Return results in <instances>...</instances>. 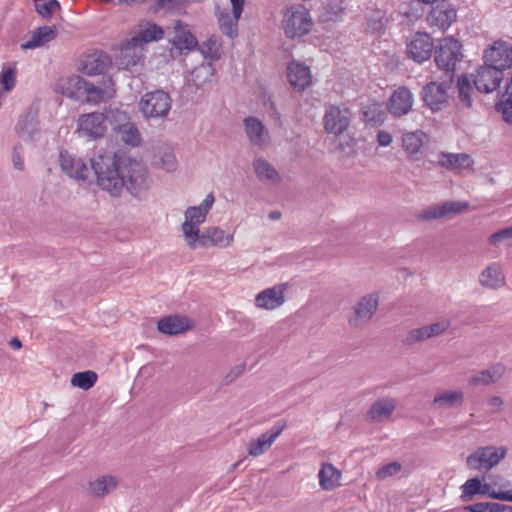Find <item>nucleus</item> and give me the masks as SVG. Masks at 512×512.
<instances>
[{"mask_svg":"<svg viewBox=\"0 0 512 512\" xmlns=\"http://www.w3.org/2000/svg\"><path fill=\"white\" fill-rule=\"evenodd\" d=\"M479 283L487 289H498L505 285V275L502 265L492 262L479 274Z\"/></svg>","mask_w":512,"mask_h":512,"instance_id":"nucleus-26","label":"nucleus"},{"mask_svg":"<svg viewBox=\"0 0 512 512\" xmlns=\"http://www.w3.org/2000/svg\"><path fill=\"white\" fill-rule=\"evenodd\" d=\"M157 166L166 172H174L177 169L178 162L174 151L171 148H165L158 154Z\"/></svg>","mask_w":512,"mask_h":512,"instance_id":"nucleus-43","label":"nucleus"},{"mask_svg":"<svg viewBox=\"0 0 512 512\" xmlns=\"http://www.w3.org/2000/svg\"><path fill=\"white\" fill-rule=\"evenodd\" d=\"M114 94V83L111 79H107L104 82V87L95 86L92 83L86 81L83 98L85 97L88 102L98 104L100 102L111 99Z\"/></svg>","mask_w":512,"mask_h":512,"instance_id":"nucleus-32","label":"nucleus"},{"mask_svg":"<svg viewBox=\"0 0 512 512\" xmlns=\"http://www.w3.org/2000/svg\"><path fill=\"white\" fill-rule=\"evenodd\" d=\"M426 141L427 135L422 130L404 132L401 136L402 149L411 160L418 159Z\"/></svg>","mask_w":512,"mask_h":512,"instance_id":"nucleus-23","label":"nucleus"},{"mask_svg":"<svg viewBox=\"0 0 512 512\" xmlns=\"http://www.w3.org/2000/svg\"><path fill=\"white\" fill-rule=\"evenodd\" d=\"M106 119L113 126L115 132L131 122L129 114L118 108L110 109L105 116V120Z\"/></svg>","mask_w":512,"mask_h":512,"instance_id":"nucleus-44","label":"nucleus"},{"mask_svg":"<svg viewBox=\"0 0 512 512\" xmlns=\"http://www.w3.org/2000/svg\"><path fill=\"white\" fill-rule=\"evenodd\" d=\"M442 204L444 207L445 216L452 213H460L468 208L467 202L448 201Z\"/></svg>","mask_w":512,"mask_h":512,"instance_id":"nucleus-58","label":"nucleus"},{"mask_svg":"<svg viewBox=\"0 0 512 512\" xmlns=\"http://www.w3.org/2000/svg\"><path fill=\"white\" fill-rule=\"evenodd\" d=\"M312 27V19L308 10L297 5L289 8L283 18V29L290 38L301 37L307 34Z\"/></svg>","mask_w":512,"mask_h":512,"instance_id":"nucleus-6","label":"nucleus"},{"mask_svg":"<svg viewBox=\"0 0 512 512\" xmlns=\"http://www.w3.org/2000/svg\"><path fill=\"white\" fill-rule=\"evenodd\" d=\"M497 111L502 113L503 119L512 123V96H507L496 105Z\"/></svg>","mask_w":512,"mask_h":512,"instance_id":"nucleus-54","label":"nucleus"},{"mask_svg":"<svg viewBox=\"0 0 512 512\" xmlns=\"http://www.w3.org/2000/svg\"><path fill=\"white\" fill-rule=\"evenodd\" d=\"M283 429V425L274 427L271 430L262 433L258 438L251 439L247 445L248 454L253 457L263 455L280 436Z\"/></svg>","mask_w":512,"mask_h":512,"instance_id":"nucleus-21","label":"nucleus"},{"mask_svg":"<svg viewBox=\"0 0 512 512\" xmlns=\"http://www.w3.org/2000/svg\"><path fill=\"white\" fill-rule=\"evenodd\" d=\"M462 56L461 43L451 36L443 38L436 47V65L448 75L449 81L453 79L456 64Z\"/></svg>","mask_w":512,"mask_h":512,"instance_id":"nucleus-5","label":"nucleus"},{"mask_svg":"<svg viewBox=\"0 0 512 512\" xmlns=\"http://www.w3.org/2000/svg\"><path fill=\"white\" fill-rule=\"evenodd\" d=\"M489 243L492 245H505L512 247V226L501 229L489 237Z\"/></svg>","mask_w":512,"mask_h":512,"instance_id":"nucleus-48","label":"nucleus"},{"mask_svg":"<svg viewBox=\"0 0 512 512\" xmlns=\"http://www.w3.org/2000/svg\"><path fill=\"white\" fill-rule=\"evenodd\" d=\"M172 108V98L163 90L145 93L139 101V111L145 119H165Z\"/></svg>","mask_w":512,"mask_h":512,"instance_id":"nucleus-4","label":"nucleus"},{"mask_svg":"<svg viewBox=\"0 0 512 512\" xmlns=\"http://www.w3.org/2000/svg\"><path fill=\"white\" fill-rule=\"evenodd\" d=\"M17 67L16 63H7L0 72V85L5 91L10 92L16 84Z\"/></svg>","mask_w":512,"mask_h":512,"instance_id":"nucleus-41","label":"nucleus"},{"mask_svg":"<svg viewBox=\"0 0 512 512\" xmlns=\"http://www.w3.org/2000/svg\"><path fill=\"white\" fill-rule=\"evenodd\" d=\"M253 170L260 182L277 184L281 176L276 168L263 157L255 158L252 162Z\"/></svg>","mask_w":512,"mask_h":512,"instance_id":"nucleus-33","label":"nucleus"},{"mask_svg":"<svg viewBox=\"0 0 512 512\" xmlns=\"http://www.w3.org/2000/svg\"><path fill=\"white\" fill-rule=\"evenodd\" d=\"M232 4V12L237 16H241L243 12L244 0H230Z\"/></svg>","mask_w":512,"mask_h":512,"instance_id":"nucleus-63","label":"nucleus"},{"mask_svg":"<svg viewBox=\"0 0 512 512\" xmlns=\"http://www.w3.org/2000/svg\"><path fill=\"white\" fill-rule=\"evenodd\" d=\"M456 16L454 6L447 0H440L432 5L427 21L430 26L445 31L456 20Z\"/></svg>","mask_w":512,"mask_h":512,"instance_id":"nucleus-12","label":"nucleus"},{"mask_svg":"<svg viewBox=\"0 0 512 512\" xmlns=\"http://www.w3.org/2000/svg\"><path fill=\"white\" fill-rule=\"evenodd\" d=\"M463 402L464 393L461 389L439 392L433 399V405L439 409L456 408L461 406Z\"/></svg>","mask_w":512,"mask_h":512,"instance_id":"nucleus-34","label":"nucleus"},{"mask_svg":"<svg viewBox=\"0 0 512 512\" xmlns=\"http://www.w3.org/2000/svg\"><path fill=\"white\" fill-rule=\"evenodd\" d=\"M376 139L380 147H388L393 142L392 135L385 130H379L377 132Z\"/></svg>","mask_w":512,"mask_h":512,"instance_id":"nucleus-59","label":"nucleus"},{"mask_svg":"<svg viewBox=\"0 0 512 512\" xmlns=\"http://www.w3.org/2000/svg\"><path fill=\"white\" fill-rule=\"evenodd\" d=\"M433 48L430 35L418 32L407 42V56L417 63H423L431 57Z\"/></svg>","mask_w":512,"mask_h":512,"instance_id":"nucleus-14","label":"nucleus"},{"mask_svg":"<svg viewBox=\"0 0 512 512\" xmlns=\"http://www.w3.org/2000/svg\"><path fill=\"white\" fill-rule=\"evenodd\" d=\"M497 508V502H480L464 507V509L469 512H497Z\"/></svg>","mask_w":512,"mask_h":512,"instance_id":"nucleus-56","label":"nucleus"},{"mask_svg":"<svg viewBox=\"0 0 512 512\" xmlns=\"http://www.w3.org/2000/svg\"><path fill=\"white\" fill-rule=\"evenodd\" d=\"M217 17L221 31L229 37H234L237 34V24L241 16L225 8L218 10Z\"/></svg>","mask_w":512,"mask_h":512,"instance_id":"nucleus-39","label":"nucleus"},{"mask_svg":"<svg viewBox=\"0 0 512 512\" xmlns=\"http://www.w3.org/2000/svg\"><path fill=\"white\" fill-rule=\"evenodd\" d=\"M12 162H13V167L16 170H19V171L24 170V168H25L24 158H23L21 152L19 151L18 146H15L13 149Z\"/></svg>","mask_w":512,"mask_h":512,"instance_id":"nucleus-60","label":"nucleus"},{"mask_svg":"<svg viewBox=\"0 0 512 512\" xmlns=\"http://www.w3.org/2000/svg\"><path fill=\"white\" fill-rule=\"evenodd\" d=\"M220 50L221 44L216 38H209L200 47L203 56L212 60H216L220 57Z\"/></svg>","mask_w":512,"mask_h":512,"instance_id":"nucleus-47","label":"nucleus"},{"mask_svg":"<svg viewBox=\"0 0 512 512\" xmlns=\"http://www.w3.org/2000/svg\"><path fill=\"white\" fill-rule=\"evenodd\" d=\"M234 241V234L227 233L218 226H209L197 237L195 250L198 248H228Z\"/></svg>","mask_w":512,"mask_h":512,"instance_id":"nucleus-13","label":"nucleus"},{"mask_svg":"<svg viewBox=\"0 0 512 512\" xmlns=\"http://www.w3.org/2000/svg\"><path fill=\"white\" fill-rule=\"evenodd\" d=\"M344 0H330L326 5L327 19L337 20L344 12Z\"/></svg>","mask_w":512,"mask_h":512,"instance_id":"nucleus-51","label":"nucleus"},{"mask_svg":"<svg viewBox=\"0 0 512 512\" xmlns=\"http://www.w3.org/2000/svg\"><path fill=\"white\" fill-rule=\"evenodd\" d=\"M489 482L488 484L492 485V489H495L496 491H510L511 489V482L504 479L502 476L499 475H490L488 477Z\"/></svg>","mask_w":512,"mask_h":512,"instance_id":"nucleus-57","label":"nucleus"},{"mask_svg":"<svg viewBox=\"0 0 512 512\" xmlns=\"http://www.w3.org/2000/svg\"><path fill=\"white\" fill-rule=\"evenodd\" d=\"M76 132L80 137L95 140L106 132L105 115L99 112L83 114L78 118Z\"/></svg>","mask_w":512,"mask_h":512,"instance_id":"nucleus-10","label":"nucleus"},{"mask_svg":"<svg viewBox=\"0 0 512 512\" xmlns=\"http://www.w3.org/2000/svg\"><path fill=\"white\" fill-rule=\"evenodd\" d=\"M368 27L374 31H381L386 23L385 13L382 10H375L373 13L368 16Z\"/></svg>","mask_w":512,"mask_h":512,"instance_id":"nucleus-50","label":"nucleus"},{"mask_svg":"<svg viewBox=\"0 0 512 512\" xmlns=\"http://www.w3.org/2000/svg\"><path fill=\"white\" fill-rule=\"evenodd\" d=\"M503 79V73L488 65L478 68L473 75V83L476 89L483 93L496 90Z\"/></svg>","mask_w":512,"mask_h":512,"instance_id":"nucleus-16","label":"nucleus"},{"mask_svg":"<svg viewBox=\"0 0 512 512\" xmlns=\"http://www.w3.org/2000/svg\"><path fill=\"white\" fill-rule=\"evenodd\" d=\"M413 103L412 92L406 87H398L390 96L387 109L394 117H401L411 111Z\"/></svg>","mask_w":512,"mask_h":512,"instance_id":"nucleus-17","label":"nucleus"},{"mask_svg":"<svg viewBox=\"0 0 512 512\" xmlns=\"http://www.w3.org/2000/svg\"><path fill=\"white\" fill-rule=\"evenodd\" d=\"M192 324L188 317L181 315H170L158 322V330L167 335H177L191 328Z\"/></svg>","mask_w":512,"mask_h":512,"instance_id":"nucleus-30","label":"nucleus"},{"mask_svg":"<svg viewBox=\"0 0 512 512\" xmlns=\"http://www.w3.org/2000/svg\"><path fill=\"white\" fill-rule=\"evenodd\" d=\"M97 374L94 371L87 370L75 373L71 378V385L83 390H88L94 386L97 381Z\"/></svg>","mask_w":512,"mask_h":512,"instance_id":"nucleus-42","label":"nucleus"},{"mask_svg":"<svg viewBox=\"0 0 512 512\" xmlns=\"http://www.w3.org/2000/svg\"><path fill=\"white\" fill-rule=\"evenodd\" d=\"M484 63L490 67L500 70L512 66V45L504 40H496L483 52Z\"/></svg>","mask_w":512,"mask_h":512,"instance_id":"nucleus-7","label":"nucleus"},{"mask_svg":"<svg viewBox=\"0 0 512 512\" xmlns=\"http://www.w3.org/2000/svg\"><path fill=\"white\" fill-rule=\"evenodd\" d=\"M214 202L213 193H209L199 205L190 206L184 212L181 230L186 245L192 250H195L196 239L201 234L200 226L206 221Z\"/></svg>","mask_w":512,"mask_h":512,"instance_id":"nucleus-3","label":"nucleus"},{"mask_svg":"<svg viewBox=\"0 0 512 512\" xmlns=\"http://www.w3.org/2000/svg\"><path fill=\"white\" fill-rule=\"evenodd\" d=\"M378 304V297L375 294L362 297L354 306L355 317L350 320V323L353 326H358L360 322L371 319L378 308Z\"/></svg>","mask_w":512,"mask_h":512,"instance_id":"nucleus-25","label":"nucleus"},{"mask_svg":"<svg viewBox=\"0 0 512 512\" xmlns=\"http://www.w3.org/2000/svg\"><path fill=\"white\" fill-rule=\"evenodd\" d=\"M214 73L215 69L211 63H203L190 73L189 81L196 88H205L207 84L211 83Z\"/></svg>","mask_w":512,"mask_h":512,"instance_id":"nucleus-37","label":"nucleus"},{"mask_svg":"<svg viewBox=\"0 0 512 512\" xmlns=\"http://www.w3.org/2000/svg\"><path fill=\"white\" fill-rule=\"evenodd\" d=\"M35 9L43 18H50L61 6L57 0H35Z\"/></svg>","mask_w":512,"mask_h":512,"instance_id":"nucleus-45","label":"nucleus"},{"mask_svg":"<svg viewBox=\"0 0 512 512\" xmlns=\"http://www.w3.org/2000/svg\"><path fill=\"white\" fill-rule=\"evenodd\" d=\"M395 408L396 401L393 398H381L372 404L367 417L372 422H386L390 419Z\"/></svg>","mask_w":512,"mask_h":512,"instance_id":"nucleus-31","label":"nucleus"},{"mask_svg":"<svg viewBox=\"0 0 512 512\" xmlns=\"http://www.w3.org/2000/svg\"><path fill=\"white\" fill-rule=\"evenodd\" d=\"M507 450L503 447L487 446L479 448L467 457V465L473 470H489L495 467L505 456Z\"/></svg>","mask_w":512,"mask_h":512,"instance_id":"nucleus-8","label":"nucleus"},{"mask_svg":"<svg viewBox=\"0 0 512 512\" xmlns=\"http://www.w3.org/2000/svg\"><path fill=\"white\" fill-rule=\"evenodd\" d=\"M451 322L448 319H442L438 322L427 325L430 338L442 335L450 327Z\"/></svg>","mask_w":512,"mask_h":512,"instance_id":"nucleus-55","label":"nucleus"},{"mask_svg":"<svg viewBox=\"0 0 512 512\" xmlns=\"http://www.w3.org/2000/svg\"><path fill=\"white\" fill-rule=\"evenodd\" d=\"M285 289L286 285L278 284L262 290L255 297L256 307L264 310H275L281 307L285 302Z\"/></svg>","mask_w":512,"mask_h":512,"instance_id":"nucleus-18","label":"nucleus"},{"mask_svg":"<svg viewBox=\"0 0 512 512\" xmlns=\"http://www.w3.org/2000/svg\"><path fill=\"white\" fill-rule=\"evenodd\" d=\"M457 88L460 100L466 106H471V93L473 91V87L469 78L467 76H461L457 81Z\"/></svg>","mask_w":512,"mask_h":512,"instance_id":"nucleus-46","label":"nucleus"},{"mask_svg":"<svg viewBox=\"0 0 512 512\" xmlns=\"http://www.w3.org/2000/svg\"><path fill=\"white\" fill-rule=\"evenodd\" d=\"M117 483V479L113 476H102L89 483L88 492L92 496L103 497L113 491Z\"/></svg>","mask_w":512,"mask_h":512,"instance_id":"nucleus-38","label":"nucleus"},{"mask_svg":"<svg viewBox=\"0 0 512 512\" xmlns=\"http://www.w3.org/2000/svg\"><path fill=\"white\" fill-rule=\"evenodd\" d=\"M186 0H158V5L161 8L179 9L185 6Z\"/></svg>","mask_w":512,"mask_h":512,"instance_id":"nucleus-61","label":"nucleus"},{"mask_svg":"<svg viewBox=\"0 0 512 512\" xmlns=\"http://www.w3.org/2000/svg\"><path fill=\"white\" fill-rule=\"evenodd\" d=\"M287 78L290 85L297 91H303L312 84L310 68L296 60L288 64Z\"/></svg>","mask_w":512,"mask_h":512,"instance_id":"nucleus-19","label":"nucleus"},{"mask_svg":"<svg viewBox=\"0 0 512 512\" xmlns=\"http://www.w3.org/2000/svg\"><path fill=\"white\" fill-rule=\"evenodd\" d=\"M243 126L245 135L253 146L264 149L270 144V133L260 119L254 116L246 117Z\"/></svg>","mask_w":512,"mask_h":512,"instance_id":"nucleus-15","label":"nucleus"},{"mask_svg":"<svg viewBox=\"0 0 512 512\" xmlns=\"http://www.w3.org/2000/svg\"><path fill=\"white\" fill-rule=\"evenodd\" d=\"M402 466L398 462H391L387 465L382 466L376 472V478L379 480H385L389 477L395 476L400 473Z\"/></svg>","mask_w":512,"mask_h":512,"instance_id":"nucleus-52","label":"nucleus"},{"mask_svg":"<svg viewBox=\"0 0 512 512\" xmlns=\"http://www.w3.org/2000/svg\"><path fill=\"white\" fill-rule=\"evenodd\" d=\"M350 117V111L346 107L329 105L323 118L324 129L330 134L340 135L350 125Z\"/></svg>","mask_w":512,"mask_h":512,"instance_id":"nucleus-11","label":"nucleus"},{"mask_svg":"<svg viewBox=\"0 0 512 512\" xmlns=\"http://www.w3.org/2000/svg\"><path fill=\"white\" fill-rule=\"evenodd\" d=\"M59 165L64 174L77 181L87 180L92 169L98 186L112 197H120L126 190L133 197L142 200L152 186L146 166L124 153H98L91 159L90 168L76 154L61 151Z\"/></svg>","mask_w":512,"mask_h":512,"instance_id":"nucleus-1","label":"nucleus"},{"mask_svg":"<svg viewBox=\"0 0 512 512\" xmlns=\"http://www.w3.org/2000/svg\"><path fill=\"white\" fill-rule=\"evenodd\" d=\"M422 98L427 107L438 111L447 102V85L445 83L430 82L423 87Z\"/></svg>","mask_w":512,"mask_h":512,"instance_id":"nucleus-20","label":"nucleus"},{"mask_svg":"<svg viewBox=\"0 0 512 512\" xmlns=\"http://www.w3.org/2000/svg\"><path fill=\"white\" fill-rule=\"evenodd\" d=\"M116 133L120 136L123 142L132 147H137L141 144V134L139 132V129L133 122L124 125Z\"/></svg>","mask_w":512,"mask_h":512,"instance_id":"nucleus-40","label":"nucleus"},{"mask_svg":"<svg viewBox=\"0 0 512 512\" xmlns=\"http://www.w3.org/2000/svg\"><path fill=\"white\" fill-rule=\"evenodd\" d=\"M110 65L111 59L107 54L94 52L83 59L81 70L89 76H94L105 73Z\"/></svg>","mask_w":512,"mask_h":512,"instance_id":"nucleus-29","label":"nucleus"},{"mask_svg":"<svg viewBox=\"0 0 512 512\" xmlns=\"http://www.w3.org/2000/svg\"><path fill=\"white\" fill-rule=\"evenodd\" d=\"M342 472L332 463L324 462L318 471L319 486L324 491H333L341 486Z\"/></svg>","mask_w":512,"mask_h":512,"instance_id":"nucleus-27","label":"nucleus"},{"mask_svg":"<svg viewBox=\"0 0 512 512\" xmlns=\"http://www.w3.org/2000/svg\"><path fill=\"white\" fill-rule=\"evenodd\" d=\"M56 36L55 30L49 26H43L34 31L31 38L25 43L21 44L24 50L35 49L41 47L53 40Z\"/></svg>","mask_w":512,"mask_h":512,"instance_id":"nucleus-35","label":"nucleus"},{"mask_svg":"<svg viewBox=\"0 0 512 512\" xmlns=\"http://www.w3.org/2000/svg\"><path fill=\"white\" fill-rule=\"evenodd\" d=\"M443 217H445L443 204L431 206L420 214V219L425 221L440 219Z\"/></svg>","mask_w":512,"mask_h":512,"instance_id":"nucleus-53","label":"nucleus"},{"mask_svg":"<svg viewBox=\"0 0 512 512\" xmlns=\"http://www.w3.org/2000/svg\"><path fill=\"white\" fill-rule=\"evenodd\" d=\"M503 373L504 367L501 365H495L482 370L481 372L471 377L469 383L471 385L487 386L497 382L503 376Z\"/></svg>","mask_w":512,"mask_h":512,"instance_id":"nucleus-36","label":"nucleus"},{"mask_svg":"<svg viewBox=\"0 0 512 512\" xmlns=\"http://www.w3.org/2000/svg\"><path fill=\"white\" fill-rule=\"evenodd\" d=\"M461 499H471L475 495H487L492 499L512 502V489L510 491H496L488 482H482L479 477L468 479L461 486Z\"/></svg>","mask_w":512,"mask_h":512,"instance_id":"nucleus-9","label":"nucleus"},{"mask_svg":"<svg viewBox=\"0 0 512 512\" xmlns=\"http://www.w3.org/2000/svg\"><path fill=\"white\" fill-rule=\"evenodd\" d=\"M174 36L172 39L173 45L180 50V52H190L194 50L198 44L195 36L190 32L188 25L181 21L174 23Z\"/></svg>","mask_w":512,"mask_h":512,"instance_id":"nucleus-28","label":"nucleus"},{"mask_svg":"<svg viewBox=\"0 0 512 512\" xmlns=\"http://www.w3.org/2000/svg\"><path fill=\"white\" fill-rule=\"evenodd\" d=\"M503 404L504 402L502 398L498 396H493L490 399H488V405L492 407L493 412L501 411Z\"/></svg>","mask_w":512,"mask_h":512,"instance_id":"nucleus-62","label":"nucleus"},{"mask_svg":"<svg viewBox=\"0 0 512 512\" xmlns=\"http://www.w3.org/2000/svg\"><path fill=\"white\" fill-rule=\"evenodd\" d=\"M86 87V80L79 75H72L61 78L57 83L55 90L74 100H82L83 92Z\"/></svg>","mask_w":512,"mask_h":512,"instance_id":"nucleus-22","label":"nucleus"},{"mask_svg":"<svg viewBox=\"0 0 512 512\" xmlns=\"http://www.w3.org/2000/svg\"><path fill=\"white\" fill-rule=\"evenodd\" d=\"M430 339L427 325L413 329L408 332L404 342L408 345Z\"/></svg>","mask_w":512,"mask_h":512,"instance_id":"nucleus-49","label":"nucleus"},{"mask_svg":"<svg viewBox=\"0 0 512 512\" xmlns=\"http://www.w3.org/2000/svg\"><path fill=\"white\" fill-rule=\"evenodd\" d=\"M437 164L447 170L462 172L464 169L472 167L473 160L471 156L466 153L440 152L437 155Z\"/></svg>","mask_w":512,"mask_h":512,"instance_id":"nucleus-24","label":"nucleus"},{"mask_svg":"<svg viewBox=\"0 0 512 512\" xmlns=\"http://www.w3.org/2000/svg\"><path fill=\"white\" fill-rule=\"evenodd\" d=\"M268 105H269V110H268L269 116L271 118L275 119V120H279L280 119V113L276 109V106H275L274 102L269 100L268 101Z\"/></svg>","mask_w":512,"mask_h":512,"instance_id":"nucleus-64","label":"nucleus"},{"mask_svg":"<svg viewBox=\"0 0 512 512\" xmlns=\"http://www.w3.org/2000/svg\"><path fill=\"white\" fill-rule=\"evenodd\" d=\"M163 29L155 23H140L134 30L133 36L126 40L121 47L123 64L134 66L143 58L144 46L152 41L163 38Z\"/></svg>","mask_w":512,"mask_h":512,"instance_id":"nucleus-2","label":"nucleus"}]
</instances>
